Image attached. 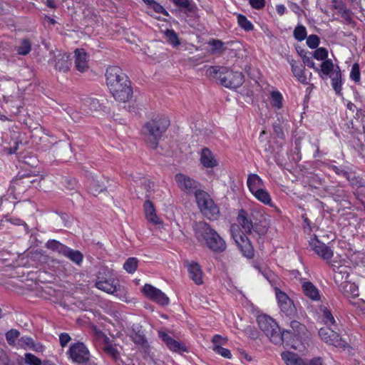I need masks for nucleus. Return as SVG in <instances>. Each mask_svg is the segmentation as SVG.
Masks as SVG:
<instances>
[{"label": "nucleus", "instance_id": "1", "mask_svg": "<svg viewBox=\"0 0 365 365\" xmlns=\"http://www.w3.org/2000/svg\"><path fill=\"white\" fill-rule=\"evenodd\" d=\"M106 83L113 98L126 102L132 97L133 90L128 76L118 66H110L106 73Z\"/></svg>", "mask_w": 365, "mask_h": 365}, {"label": "nucleus", "instance_id": "2", "mask_svg": "<svg viewBox=\"0 0 365 365\" xmlns=\"http://www.w3.org/2000/svg\"><path fill=\"white\" fill-rule=\"evenodd\" d=\"M237 222V224L231 225L232 237L243 255L251 258L254 255L253 247L244 232H251L252 228H254V223L249 218L247 212L244 210L239 211Z\"/></svg>", "mask_w": 365, "mask_h": 365}, {"label": "nucleus", "instance_id": "3", "mask_svg": "<svg viewBox=\"0 0 365 365\" xmlns=\"http://www.w3.org/2000/svg\"><path fill=\"white\" fill-rule=\"evenodd\" d=\"M195 235L198 242L215 252H222L226 249L225 241L210 225L199 222L194 225Z\"/></svg>", "mask_w": 365, "mask_h": 365}, {"label": "nucleus", "instance_id": "4", "mask_svg": "<svg viewBox=\"0 0 365 365\" xmlns=\"http://www.w3.org/2000/svg\"><path fill=\"white\" fill-rule=\"evenodd\" d=\"M257 322L259 329L274 344H280L285 340L286 332L289 331H280L277 323L267 315H260L257 317Z\"/></svg>", "mask_w": 365, "mask_h": 365}, {"label": "nucleus", "instance_id": "5", "mask_svg": "<svg viewBox=\"0 0 365 365\" xmlns=\"http://www.w3.org/2000/svg\"><path fill=\"white\" fill-rule=\"evenodd\" d=\"M169 125L170 120L165 116H158L145 124L144 130L153 138L149 143L152 148L157 147L158 140L165 132Z\"/></svg>", "mask_w": 365, "mask_h": 365}, {"label": "nucleus", "instance_id": "6", "mask_svg": "<svg viewBox=\"0 0 365 365\" xmlns=\"http://www.w3.org/2000/svg\"><path fill=\"white\" fill-rule=\"evenodd\" d=\"M321 76H329L331 81V86L336 94L341 91V72L338 65L334 64L331 59L325 60L321 63L319 71Z\"/></svg>", "mask_w": 365, "mask_h": 365}, {"label": "nucleus", "instance_id": "7", "mask_svg": "<svg viewBox=\"0 0 365 365\" xmlns=\"http://www.w3.org/2000/svg\"><path fill=\"white\" fill-rule=\"evenodd\" d=\"M96 287L110 294H114L121 291V286L118 280L112 276L110 271L106 269L98 272L96 280Z\"/></svg>", "mask_w": 365, "mask_h": 365}, {"label": "nucleus", "instance_id": "8", "mask_svg": "<svg viewBox=\"0 0 365 365\" xmlns=\"http://www.w3.org/2000/svg\"><path fill=\"white\" fill-rule=\"evenodd\" d=\"M68 354L72 361L77 365H96L91 357L88 349L83 343L78 342L71 344Z\"/></svg>", "mask_w": 365, "mask_h": 365}, {"label": "nucleus", "instance_id": "9", "mask_svg": "<svg viewBox=\"0 0 365 365\" xmlns=\"http://www.w3.org/2000/svg\"><path fill=\"white\" fill-rule=\"evenodd\" d=\"M195 197L202 213L209 220H216L220 211L210 196L207 192L200 190L196 193Z\"/></svg>", "mask_w": 365, "mask_h": 365}, {"label": "nucleus", "instance_id": "10", "mask_svg": "<svg viewBox=\"0 0 365 365\" xmlns=\"http://www.w3.org/2000/svg\"><path fill=\"white\" fill-rule=\"evenodd\" d=\"M345 262L344 259L338 260L336 257L329 262L334 271V282L338 287L348 281L349 276L351 272V267L345 264Z\"/></svg>", "mask_w": 365, "mask_h": 365}, {"label": "nucleus", "instance_id": "11", "mask_svg": "<svg viewBox=\"0 0 365 365\" xmlns=\"http://www.w3.org/2000/svg\"><path fill=\"white\" fill-rule=\"evenodd\" d=\"M127 333L142 351L145 354H150V347L145 336L143 327L140 324L133 323L130 327H128Z\"/></svg>", "mask_w": 365, "mask_h": 365}, {"label": "nucleus", "instance_id": "12", "mask_svg": "<svg viewBox=\"0 0 365 365\" xmlns=\"http://www.w3.org/2000/svg\"><path fill=\"white\" fill-rule=\"evenodd\" d=\"M251 215L255 220L252 230L259 235L267 233L269 227V220L261 206L255 207L251 210Z\"/></svg>", "mask_w": 365, "mask_h": 365}, {"label": "nucleus", "instance_id": "13", "mask_svg": "<svg viewBox=\"0 0 365 365\" xmlns=\"http://www.w3.org/2000/svg\"><path fill=\"white\" fill-rule=\"evenodd\" d=\"M337 327H324L319 330L321 339L325 343L336 347H345L346 342L343 340L336 331Z\"/></svg>", "mask_w": 365, "mask_h": 365}, {"label": "nucleus", "instance_id": "14", "mask_svg": "<svg viewBox=\"0 0 365 365\" xmlns=\"http://www.w3.org/2000/svg\"><path fill=\"white\" fill-rule=\"evenodd\" d=\"M175 182L179 188L187 194H194L200 192V185L194 179L182 173H178L175 176Z\"/></svg>", "mask_w": 365, "mask_h": 365}, {"label": "nucleus", "instance_id": "15", "mask_svg": "<svg viewBox=\"0 0 365 365\" xmlns=\"http://www.w3.org/2000/svg\"><path fill=\"white\" fill-rule=\"evenodd\" d=\"M221 83L227 88H237L241 86L244 82V76L242 72L232 71L227 68L222 76H220Z\"/></svg>", "mask_w": 365, "mask_h": 365}, {"label": "nucleus", "instance_id": "16", "mask_svg": "<svg viewBox=\"0 0 365 365\" xmlns=\"http://www.w3.org/2000/svg\"><path fill=\"white\" fill-rule=\"evenodd\" d=\"M275 294L281 312L288 317H294L296 314V308L287 294L279 289H275Z\"/></svg>", "mask_w": 365, "mask_h": 365}, {"label": "nucleus", "instance_id": "17", "mask_svg": "<svg viewBox=\"0 0 365 365\" xmlns=\"http://www.w3.org/2000/svg\"><path fill=\"white\" fill-rule=\"evenodd\" d=\"M142 291L148 298L160 305H168L170 302L169 298L165 293L151 284H145L143 287Z\"/></svg>", "mask_w": 365, "mask_h": 365}, {"label": "nucleus", "instance_id": "18", "mask_svg": "<svg viewBox=\"0 0 365 365\" xmlns=\"http://www.w3.org/2000/svg\"><path fill=\"white\" fill-rule=\"evenodd\" d=\"M309 246L324 260H327L328 262L331 261L333 251L324 243L319 241L317 238H314L309 241Z\"/></svg>", "mask_w": 365, "mask_h": 365}, {"label": "nucleus", "instance_id": "19", "mask_svg": "<svg viewBox=\"0 0 365 365\" xmlns=\"http://www.w3.org/2000/svg\"><path fill=\"white\" fill-rule=\"evenodd\" d=\"M48 63L54 67L56 71L60 72H67L71 66L69 56L66 53H58L54 56L53 59L48 61Z\"/></svg>", "mask_w": 365, "mask_h": 365}, {"label": "nucleus", "instance_id": "20", "mask_svg": "<svg viewBox=\"0 0 365 365\" xmlns=\"http://www.w3.org/2000/svg\"><path fill=\"white\" fill-rule=\"evenodd\" d=\"M159 336L166 344L170 351L180 354L187 352V349L183 344L173 339L165 332L159 331Z\"/></svg>", "mask_w": 365, "mask_h": 365}, {"label": "nucleus", "instance_id": "21", "mask_svg": "<svg viewBox=\"0 0 365 365\" xmlns=\"http://www.w3.org/2000/svg\"><path fill=\"white\" fill-rule=\"evenodd\" d=\"M74 58L75 68L78 71L83 73L88 69V56L84 49H76L74 51Z\"/></svg>", "mask_w": 365, "mask_h": 365}, {"label": "nucleus", "instance_id": "22", "mask_svg": "<svg viewBox=\"0 0 365 365\" xmlns=\"http://www.w3.org/2000/svg\"><path fill=\"white\" fill-rule=\"evenodd\" d=\"M200 161L203 167L213 168L218 165L215 154L207 148H203L200 153Z\"/></svg>", "mask_w": 365, "mask_h": 365}, {"label": "nucleus", "instance_id": "23", "mask_svg": "<svg viewBox=\"0 0 365 365\" xmlns=\"http://www.w3.org/2000/svg\"><path fill=\"white\" fill-rule=\"evenodd\" d=\"M302 289L304 294L313 301L320 300V293L318 288L311 282L302 280Z\"/></svg>", "mask_w": 365, "mask_h": 365}, {"label": "nucleus", "instance_id": "24", "mask_svg": "<svg viewBox=\"0 0 365 365\" xmlns=\"http://www.w3.org/2000/svg\"><path fill=\"white\" fill-rule=\"evenodd\" d=\"M186 267L189 272L190 279L197 284L203 283V273L200 266L196 262H190L186 264Z\"/></svg>", "mask_w": 365, "mask_h": 365}, {"label": "nucleus", "instance_id": "25", "mask_svg": "<svg viewBox=\"0 0 365 365\" xmlns=\"http://www.w3.org/2000/svg\"><path fill=\"white\" fill-rule=\"evenodd\" d=\"M339 291L346 297L355 298L359 295L358 286L351 281H347L339 287Z\"/></svg>", "mask_w": 365, "mask_h": 365}, {"label": "nucleus", "instance_id": "26", "mask_svg": "<svg viewBox=\"0 0 365 365\" xmlns=\"http://www.w3.org/2000/svg\"><path fill=\"white\" fill-rule=\"evenodd\" d=\"M144 211L145 217L148 221L153 225H159L161 223L160 219L156 215L155 210L153 202L150 200H146L144 203Z\"/></svg>", "mask_w": 365, "mask_h": 365}, {"label": "nucleus", "instance_id": "27", "mask_svg": "<svg viewBox=\"0 0 365 365\" xmlns=\"http://www.w3.org/2000/svg\"><path fill=\"white\" fill-rule=\"evenodd\" d=\"M247 185L251 193L264 187V181L257 174H250L247 177Z\"/></svg>", "mask_w": 365, "mask_h": 365}, {"label": "nucleus", "instance_id": "28", "mask_svg": "<svg viewBox=\"0 0 365 365\" xmlns=\"http://www.w3.org/2000/svg\"><path fill=\"white\" fill-rule=\"evenodd\" d=\"M282 358L284 361L287 365H309L302 358H300L297 354L284 351L282 353Z\"/></svg>", "mask_w": 365, "mask_h": 365}, {"label": "nucleus", "instance_id": "29", "mask_svg": "<svg viewBox=\"0 0 365 365\" xmlns=\"http://www.w3.org/2000/svg\"><path fill=\"white\" fill-rule=\"evenodd\" d=\"M292 71L297 79L302 84H307V78L304 73V66L303 65H297L295 61H290Z\"/></svg>", "mask_w": 365, "mask_h": 365}, {"label": "nucleus", "instance_id": "30", "mask_svg": "<svg viewBox=\"0 0 365 365\" xmlns=\"http://www.w3.org/2000/svg\"><path fill=\"white\" fill-rule=\"evenodd\" d=\"M252 194L260 202L266 205H269L270 207H274L272 197L268 191L264 187L256 190L255 192H253V193Z\"/></svg>", "mask_w": 365, "mask_h": 365}, {"label": "nucleus", "instance_id": "31", "mask_svg": "<svg viewBox=\"0 0 365 365\" xmlns=\"http://www.w3.org/2000/svg\"><path fill=\"white\" fill-rule=\"evenodd\" d=\"M320 312L322 313V317L326 327H333L334 329L337 327L336 322L331 313L326 307L322 306L320 307Z\"/></svg>", "mask_w": 365, "mask_h": 365}, {"label": "nucleus", "instance_id": "32", "mask_svg": "<svg viewBox=\"0 0 365 365\" xmlns=\"http://www.w3.org/2000/svg\"><path fill=\"white\" fill-rule=\"evenodd\" d=\"M63 256L68 258L78 265L81 264L83 259V255L80 251L74 250L69 247H67Z\"/></svg>", "mask_w": 365, "mask_h": 365}, {"label": "nucleus", "instance_id": "33", "mask_svg": "<svg viewBox=\"0 0 365 365\" xmlns=\"http://www.w3.org/2000/svg\"><path fill=\"white\" fill-rule=\"evenodd\" d=\"M101 105L99 101L95 98H89L83 103V110L89 114L94 111L100 110Z\"/></svg>", "mask_w": 365, "mask_h": 365}, {"label": "nucleus", "instance_id": "34", "mask_svg": "<svg viewBox=\"0 0 365 365\" xmlns=\"http://www.w3.org/2000/svg\"><path fill=\"white\" fill-rule=\"evenodd\" d=\"M305 330V327L303 324L299 323L297 321H292L290 322V329H283L282 331H289V332H286V335L292 334L294 336H298L301 333H303ZM288 338L286 336L285 340Z\"/></svg>", "mask_w": 365, "mask_h": 365}, {"label": "nucleus", "instance_id": "35", "mask_svg": "<svg viewBox=\"0 0 365 365\" xmlns=\"http://www.w3.org/2000/svg\"><path fill=\"white\" fill-rule=\"evenodd\" d=\"M46 247L59 254V255H63L66 251V250L67 249V246L60 243L59 242L56 241V240H48L47 242H46Z\"/></svg>", "mask_w": 365, "mask_h": 365}, {"label": "nucleus", "instance_id": "36", "mask_svg": "<svg viewBox=\"0 0 365 365\" xmlns=\"http://www.w3.org/2000/svg\"><path fill=\"white\" fill-rule=\"evenodd\" d=\"M270 103L272 106L276 109H279L282 107L283 97L280 92L274 91L270 93Z\"/></svg>", "mask_w": 365, "mask_h": 365}, {"label": "nucleus", "instance_id": "37", "mask_svg": "<svg viewBox=\"0 0 365 365\" xmlns=\"http://www.w3.org/2000/svg\"><path fill=\"white\" fill-rule=\"evenodd\" d=\"M167 41L173 46L175 47L180 44L179 38L176 32L173 29H167L164 32Z\"/></svg>", "mask_w": 365, "mask_h": 365}, {"label": "nucleus", "instance_id": "38", "mask_svg": "<svg viewBox=\"0 0 365 365\" xmlns=\"http://www.w3.org/2000/svg\"><path fill=\"white\" fill-rule=\"evenodd\" d=\"M138 266V259L136 257H129L123 264L124 269L129 274H133Z\"/></svg>", "mask_w": 365, "mask_h": 365}, {"label": "nucleus", "instance_id": "39", "mask_svg": "<svg viewBox=\"0 0 365 365\" xmlns=\"http://www.w3.org/2000/svg\"><path fill=\"white\" fill-rule=\"evenodd\" d=\"M225 71H227L225 67L210 66L206 70V75L210 77L219 78L220 76H222Z\"/></svg>", "mask_w": 365, "mask_h": 365}, {"label": "nucleus", "instance_id": "40", "mask_svg": "<svg viewBox=\"0 0 365 365\" xmlns=\"http://www.w3.org/2000/svg\"><path fill=\"white\" fill-rule=\"evenodd\" d=\"M237 23L239 26L245 31H252L254 29L252 24L247 19V18L242 15L238 14L237 16Z\"/></svg>", "mask_w": 365, "mask_h": 365}, {"label": "nucleus", "instance_id": "41", "mask_svg": "<svg viewBox=\"0 0 365 365\" xmlns=\"http://www.w3.org/2000/svg\"><path fill=\"white\" fill-rule=\"evenodd\" d=\"M31 44L27 39H24L16 47V51L19 55L25 56L31 51Z\"/></svg>", "mask_w": 365, "mask_h": 365}, {"label": "nucleus", "instance_id": "42", "mask_svg": "<svg viewBox=\"0 0 365 365\" xmlns=\"http://www.w3.org/2000/svg\"><path fill=\"white\" fill-rule=\"evenodd\" d=\"M293 35L296 40L302 41L307 38V29L304 26L298 25L295 27Z\"/></svg>", "mask_w": 365, "mask_h": 365}, {"label": "nucleus", "instance_id": "43", "mask_svg": "<svg viewBox=\"0 0 365 365\" xmlns=\"http://www.w3.org/2000/svg\"><path fill=\"white\" fill-rule=\"evenodd\" d=\"M312 56L318 60L324 61L325 60H328V51L327 48L324 47L317 48V49L313 52Z\"/></svg>", "mask_w": 365, "mask_h": 365}, {"label": "nucleus", "instance_id": "44", "mask_svg": "<svg viewBox=\"0 0 365 365\" xmlns=\"http://www.w3.org/2000/svg\"><path fill=\"white\" fill-rule=\"evenodd\" d=\"M103 350L104 351L105 353H106L108 356H111L113 359L117 360L119 359L120 354L117 349L112 344H106L103 346Z\"/></svg>", "mask_w": 365, "mask_h": 365}, {"label": "nucleus", "instance_id": "45", "mask_svg": "<svg viewBox=\"0 0 365 365\" xmlns=\"http://www.w3.org/2000/svg\"><path fill=\"white\" fill-rule=\"evenodd\" d=\"M90 185L91 191L94 195L99 194L106 189V187L103 184L100 183L98 180H96L95 179H92Z\"/></svg>", "mask_w": 365, "mask_h": 365}, {"label": "nucleus", "instance_id": "46", "mask_svg": "<svg viewBox=\"0 0 365 365\" xmlns=\"http://www.w3.org/2000/svg\"><path fill=\"white\" fill-rule=\"evenodd\" d=\"M208 43L212 47L211 50L212 53H220L224 51V43L220 40L212 39Z\"/></svg>", "mask_w": 365, "mask_h": 365}, {"label": "nucleus", "instance_id": "47", "mask_svg": "<svg viewBox=\"0 0 365 365\" xmlns=\"http://www.w3.org/2000/svg\"><path fill=\"white\" fill-rule=\"evenodd\" d=\"M350 78L354 82H359L361 79L360 68L358 63H354L350 72Z\"/></svg>", "mask_w": 365, "mask_h": 365}, {"label": "nucleus", "instance_id": "48", "mask_svg": "<svg viewBox=\"0 0 365 365\" xmlns=\"http://www.w3.org/2000/svg\"><path fill=\"white\" fill-rule=\"evenodd\" d=\"M20 332L15 329H12L9 331H8L6 333V339L7 342L11 345L14 344L17 339V338L19 336Z\"/></svg>", "mask_w": 365, "mask_h": 365}, {"label": "nucleus", "instance_id": "49", "mask_svg": "<svg viewBox=\"0 0 365 365\" xmlns=\"http://www.w3.org/2000/svg\"><path fill=\"white\" fill-rule=\"evenodd\" d=\"M173 1L175 5L185 8L189 11H193L195 7L192 0H173Z\"/></svg>", "mask_w": 365, "mask_h": 365}, {"label": "nucleus", "instance_id": "50", "mask_svg": "<svg viewBox=\"0 0 365 365\" xmlns=\"http://www.w3.org/2000/svg\"><path fill=\"white\" fill-rule=\"evenodd\" d=\"M212 349L215 353L222 356L224 358L231 359L232 357V354L230 351L227 349L222 347L220 345L213 346Z\"/></svg>", "mask_w": 365, "mask_h": 365}, {"label": "nucleus", "instance_id": "51", "mask_svg": "<svg viewBox=\"0 0 365 365\" xmlns=\"http://www.w3.org/2000/svg\"><path fill=\"white\" fill-rule=\"evenodd\" d=\"M25 362L29 365H41V361L32 354H25Z\"/></svg>", "mask_w": 365, "mask_h": 365}, {"label": "nucleus", "instance_id": "52", "mask_svg": "<svg viewBox=\"0 0 365 365\" xmlns=\"http://www.w3.org/2000/svg\"><path fill=\"white\" fill-rule=\"evenodd\" d=\"M307 44L310 48H317L319 44V38L317 35H310L307 38Z\"/></svg>", "mask_w": 365, "mask_h": 365}, {"label": "nucleus", "instance_id": "53", "mask_svg": "<svg viewBox=\"0 0 365 365\" xmlns=\"http://www.w3.org/2000/svg\"><path fill=\"white\" fill-rule=\"evenodd\" d=\"M68 190H73L77 187V181L74 178H66L62 182Z\"/></svg>", "mask_w": 365, "mask_h": 365}, {"label": "nucleus", "instance_id": "54", "mask_svg": "<svg viewBox=\"0 0 365 365\" xmlns=\"http://www.w3.org/2000/svg\"><path fill=\"white\" fill-rule=\"evenodd\" d=\"M332 6L338 10V12L339 13H341L342 14L343 16H345L346 14H348V11L346 9L344 4L341 1H332Z\"/></svg>", "mask_w": 365, "mask_h": 365}, {"label": "nucleus", "instance_id": "55", "mask_svg": "<svg viewBox=\"0 0 365 365\" xmlns=\"http://www.w3.org/2000/svg\"><path fill=\"white\" fill-rule=\"evenodd\" d=\"M155 12L162 14L166 16H168V11L158 2H155L150 6Z\"/></svg>", "mask_w": 365, "mask_h": 365}, {"label": "nucleus", "instance_id": "56", "mask_svg": "<svg viewBox=\"0 0 365 365\" xmlns=\"http://www.w3.org/2000/svg\"><path fill=\"white\" fill-rule=\"evenodd\" d=\"M20 341L23 344H25L27 347H29V349H33L34 350H37L36 348H35V344H34V341L33 340L32 338L29 337V336H23L21 337V339H20Z\"/></svg>", "mask_w": 365, "mask_h": 365}, {"label": "nucleus", "instance_id": "57", "mask_svg": "<svg viewBox=\"0 0 365 365\" xmlns=\"http://www.w3.org/2000/svg\"><path fill=\"white\" fill-rule=\"evenodd\" d=\"M212 342L213 344V346L220 345L222 346V345L226 344L227 339L225 338H223L220 335L216 334L212 337Z\"/></svg>", "mask_w": 365, "mask_h": 365}, {"label": "nucleus", "instance_id": "58", "mask_svg": "<svg viewBox=\"0 0 365 365\" xmlns=\"http://www.w3.org/2000/svg\"><path fill=\"white\" fill-rule=\"evenodd\" d=\"M250 4L255 9H261L264 6L265 0H250Z\"/></svg>", "mask_w": 365, "mask_h": 365}, {"label": "nucleus", "instance_id": "59", "mask_svg": "<svg viewBox=\"0 0 365 365\" xmlns=\"http://www.w3.org/2000/svg\"><path fill=\"white\" fill-rule=\"evenodd\" d=\"M303 62L308 67L313 68L315 71H319V68L315 66V63L313 61L311 57L304 56L303 58Z\"/></svg>", "mask_w": 365, "mask_h": 365}, {"label": "nucleus", "instance_id": "60", "mask_svg": "<svg viewBox=\"0 0 365 365\" xmlns=\"http://www.w3.org/2000/svg\"><path fill=\"white\" fill-rule=\"evenodd\" d=\"M60 344L61 346H66L71 341L70 336L66 333H62L59 336Z\"/></svg>", "mask_w": 365, "mask_h": 365}, {"label": "nucleus", "instance_id": "61", "mask_svg": "<svg viewBox=\"0 0 365 365\" xmlns=\"http://www.w3.org/2000/svg\"><path fill=\"white\" fill-rule=\"evenodd\" d=\"M323 360L321 357H315L309 361V365H322Z\"/></svg>", "mask_w": 365, "mask_h": 365}, {"label": "nucleus", "instance_id": "62", "mask_svg": "<svg viewBox=\"0 0 365 365\" xmlns=\"http://www.w3.org/2000/svg\"><path fill=\"white\" fill-rule=\"evenodd\" d=\"M276 11L280 16L283 15L286 11V7L283 4H278L276 6Z\"/></svg>", "mask_w": 365, "mask_h": 365}, {"label": "nucleus", "instance_id": "63", "mask_svg": "<svg viewBox=\"0 0 365 365\" xmlns=\"http://www.w3.org/2000/svg\"><path fill=\"white\" fill-rule=\"evenodd\" d=\"M291 9L297 14L298 15H300L301 14V11H302V9L301 8L299 7V5H297V4H292L291 6H290Z\"/></svg>", "mask_w": 365, "mask_h": 365}, {"label": "nucleus", "instance_id": "64", "mask_svg": "<svg viewBox=\"0 0 365 365\" xmlns=\"http://www.w3.org/2000/svg\"><path fill=\"white\" fill-rule=\"evenodd\" d=\"M44 4L49 8L56 9L57 7L56 4L53 0H45Z\"/></svg>", "mask_w": 365, "mask_h": 365}]
</instances>
